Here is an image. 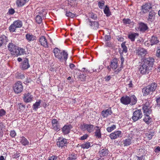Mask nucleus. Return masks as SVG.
<instances>
[{
	"label": "nucleus",
	"instance_id": "35",
	"mask_svg": "<svg viewBox=\"0 0 160 160\" xmlns=\"http://www.w3.org/2000/svg\"><path fill=\"white\" fill-rule=\"evenodd\" d=\"M7 37L5 35L0 37V47L2 46L3 42H7Z\"/></svg>",
	"mask_w": 160,
	"mask_h": 160
},
{
	"label": "nucleus",
	"instance_id": "9",
	"mask_svg": "<svg viewBox=\"0 0 160 160\" xmlns=\"http://www.w3.org/2000/svg\"><path fill=\"white\" fill-rule=\"evenodd\" d=\"M8 50L11 52V54L15 55L18 47L15 45L12 42H10L8 45Z\"/></svg>",
	"mask_w": 160,
	"mask_h": 160
},
{
	"label": "nucleus",
	"instance_id": "43",
	"mask_svg": "<svg viewBox=\"0 0 160 160\" xmlns=\"http://www.w3.org/2000/svg\"><path fill=\"white\" fill-rule=\"evenodd\" d=\"M98 6L101 9H103L104 7L105 2L103 1H100L98 2Z\"/></svg>",
	"mask_w": 160,
	"mask_h": 160
},
{
	"label": "nucleus",
	"instance_id": "59",
	"mask_svg": "<svg viewBox=\"0 0 160 160\" xmlns=\"http://www.w3.org/2000/svg\"><path fill=\"white\" fill-rule=\"evenodd\" d=\"M156 102L157 103V105L160 106V97L157 99Z\"/></svg>",
	"mask_w": 160,
	"mask_h": 160
},
{
	"label": "nucleus",
	"instance_id": "25",
	"mask_svg": "<svg viewBox=\"0 0 160 160\" xmlns=\"http://www.w3.org/2000/svg\"><path fill=\"white\" fill-rule=\"evenodd\" d=\"M29 0H17L16 4L18 7H21L28 2Z\"/></svg>",
	"mask_w": 160,
	"mask_h": 160
},
{
	"label": "nucleus",
	"instance_id": "51",
	"mask_svg": "<svg viewBox=\"0 0 160 160\" xmlns=\"http://www.w3.org/2000/svg\"><path fill=\"white\" fill-rule=\"evenodd\" d=\"M88 137V135L87 134H85L83 136L80 137V139L81 140H84L86 139Z\"/></svg>",
	"mask_w": 160,
	"mask_h": 160
},
{
	"label": "nucleus",
	"instance_id": "21",
	"mask_svg": "<svg viewBox=\"0 0 160 160\" xmlns=\"http://www.w3.org/2000/svg\"><path fill=\"white\" fill-rule=\"evenodd\" d=\"M72 128L71 125H64L62 129V131L63 134H67L69 133Z\"/></svg>",
	"mask_w": 160,
	"mask_h": 160
},
{
	"label": "nucleus",
	"instance_id": "14",
	"mask_svg": "<svg viewBox=\"0 0 160 160\" xmlns=\"http://www.w3.org/2000/svg\"><path fill=\"white\" fill-rule=\"evenodd\" d=\"M52 128L53 129L56 131H58L60 130V127L58 121L57 120L53 119L52 120Z\"/></svg>",
	"mask_w": 160,
	"mask_h": 160
},
{
	"label": "nucleus",
	"instance_id": "2",
	"mask_svg": "<svg viewBox=\"0 0 160 160\" xmlns=\"http://www.w3.org/2000/svg\"><path fill=\"white\" fill-rule=\"evenodd\" d=\"M142 109L145 115V117L143 120L146 123L148 124L150 123V117L149 116L150 113V106L149 103L146 102L142 107Z\"/></svg>",
	"mask_w": 160,
	"mask_h": 160
},
{
	"label": "nucleus",
	"instance_id": "44",
	"mask_svg": "<svg viewBox=\"0 0 160 160\" xmlns=\"http://www.w3.org/2000/svg\"><path fill=\"white\" fill-rule=\"evenodd\" d=\"M125 42H123L121 44V47L122 49V52L126 53L127 52V48L125 45Z\"/></svg>",
	"mask_w": 160,
	"mask_h": 160
},
{
	"label": "nucleus",
	"instance_id": "6",
	"mask_svg": "<svg viewBox=\"0 0 160 160\" xmlns=\"http://www.w3.org/2000/svg\"><path fill=\"white\" fill-rule=\"evenodd\" d=\"M86 23L88 25L90 28L93 29H97L99 27V23L97 21H92L88 18L86 20Z\"/></svg>",
	"mask_w": 160,
	"mask_h": 160
},
{
	"label": "nucleus",
	"instance_id": "24",
	"mask_svg": "<svg viewBox=\"0 0 160 160\" xmlns=\"http://www.w3.org/2000/svg\"><path fill=\"white\" fill-rule=\"evenodd\" d=\"M95 131L94 132L95 136L98 138H100L101 137V130L98 126H95L94 127V129Z\"/></svg>",
	"mask_w": 160,
	"mask_h": 160
},
{
	"label": "nucleus",
	"instance_id": "38",
	"mask_svg": "<svg viewBox=\"0 0 160 160\" xmlns=\"http://www.w3.org/2000/svg\"><path fill=\"white\" fill-rule=\"evenodd\" d=\"M104 12L107 17H108L111 15V13L108 6H106L104 10Z\"/></svg>",
	"mask_w": 160,
	"mask_h": 160
},
{
	"label": "nucleus",
	"instance_id": "34",
	"mask_svg": "<svg viewBox=\"0 0 160 160\" xmlns=\"http://www.w3.org/2000/svg\"><path fill=\"white\" fill-rule=\"evenodd\" d=\"M68 54L67 52L65 50H62V60H64L66 62L68 58Z\"/></svg>",
	"mask_w": 160,
	"mask_h": 160
},
{
	"label": "nucleus",
	"instance_id": "39",
	"mask_svg": "<svg viewBox=\"0 0 160 160\" xmlns=\"http://www.w3.org/2000/svg\"><path fill=\"white\" fill-rule=\"evenodd\" d=\"M77 158V155L74 153H72L69 155L67 158L68 160H75Z\"/></svg>",
	"mask_w": 160,
	"mask_h": 160
},
{
	"label": "nucleus",
	"instance_id": "48",
	"mask_svg": "<svg viewBox=\"0 0 160 160\" xmlns=\"http://www.w3.org/2000/svg\"><path fill=\"white\" fill-rule=\"evenodd\" d=\"M66 15L67 17H70L71 18H73L75 17V15L70 12L67 11L66 13Z\"/></svg>",
	"mask_w": 160,
	"mask_h": 160
},
{
	"label": "nucleus",
	"instance_id": "27",
	"mask_svg": "<svg viewBox=\"0 0 160 160\" xmlns=\"http://www.w3.org/2000/svg\"><path fill=\"white\" fill-rule=\"evenodd\" d=\"M41 102L42 101L41 100H39L37 101L36 102L33 104V110L36 111L38 108H40Z\"/></svg>",
	"mask_w": 160,
	"mask_h": 160
},
{
	"label": "nucleus",
	"instance_id": "60",
	"mask_svg": "<svg viewBox=\"0 0 160 160\" xmlns=\"http://www.w3.org/2000/svg\"><path fill=\"white\" fill-rule=\"evenodd\" d=\"M69 67L70 68L72 69L75 67V65L72 63H70L69 65Z\"/></svg>",
	"mask_w": 160,
	"mask_h": 160
},
{
	"label": "nucleus",
	"instance_id": "11",
	"mask_svg": "<svg viewBox=\"0 0 160 160\" xmlns=\"http://www.w3.org/2000/svg\"><path fill=\"white\" fill-rule=\"evenodd\" d=\"M94 127V125L90 124L84 123L83 125L84 130L87 131L89 133H91L93 131Z\"/></svg>",
	"mask_w": 160,
	"mask_h": 160
},
{
	"label": "nucleus",
	"instance_id": "45",
	"mask_svg": "<svg viewBox=\"0 0 160 160\" xmlns=\"http://www.w3.org/2000/svg\"><path fill=\"white\" fill-rule=\"evenodd\" d=\"M155 14L156 13L154 11H151V22L154 21Z\"/></svg>",
	"mask_w": 160,
	"mask_h": 160
},
{
	"label": "nucleus",
	"instance_id": "33",
	"mask_svg": "<svg viewBox=\"0 0 160 160\" xmlns=\"http://www.w3.org/2000/svg\"><path fill=\"white\" fill-rule=\"evenodd\" d=\"M20 140L22 144L24 146L28 145L29 144L28 141L24 137L21 138Z\"/></svg>",
	"mask_w": 160,
	"mask_h": 160
},
{
	"label": "nucleus",
	"instance_id": "32",
	"mask_svg": "<svg viewBox=\"0 0 160 160\" xmlns=\"http://www.w3.org/2000/svg\"><path fill=\"white\" fill-rule=\"evenodd\" d=\"M139 28L140 31H144L147 29L148 27L146 24L141 22L139 24Z\"/></svg>",
	"mask_w": 160,
	"mask_h": 160
},
{
	"label": "nucleus",
	"instance_id": "42",
	"mask_svg": "<svg viewBox=\"0 0 160 160\" xmlns=\"http://www.w3.org/2000/svg\"><path fill=\"white\" fill-rule=\"evenodd\" d=\"M157 85L155 82H153L151 84V91H155L157 87Z\"/></svg>",
	"mask_w": 160,
	"mask_h": 160
},
{
	"label": "nucleus",
	"instance_id": "12",
	"mask_svg": "<svg viewBox=\"0 0 160 160\" xmlns=\"http://www.w3.org/2000/svg\"><path fill=\"white\" fill-rule=\"evenodd\" d=\"M53 52L54 53L56 58L61 61L62 60V51L60 50L58 48H56L54 49Z\"/></svg>",
	"mask_w": 160,
	"mask_h": 160
},
{
	"label": "nucleus",
	"instance_id": "64",
	"mask_svg": "<svg viewBox=\"0 0 160 160\" xmlns=\"http://www.w3.org/2000/svg\"><path fill=\"white\" fill-rule=\"evenodd\" d=\"M106 44V45L109 47H110L111 46V43H110L109 42H107Z\"/></svg>",
	"mask_w": 160,
	"mask_h": 160
},
{
	"label": "nucleus",
	"instance_id": "10",
	"mask_svg": "<svg viewBox=\"0 0 160 160\" xmlns=\"http://www.w3.org/2000/svg\"><path fill=\"white\" fill-rule=\"evenodd\" d=\"M24 101L26 103L31 102L33 99V96L29 92H26L24 94L23 97Z\"/></svg>",
	"mask_w": 160,
	"mask_h": 160
},
{
	"label": "nucleus",
	"instance_id": "16",
	"mask_svg": "<svg viewBox=\"0 0 160 160\" xmlns=\"http://www.w3.org/2000/svg\"><path fill=\"white\" fill-rule=\"evenodd\" d=\"M39 42L41 45L45 48L48 47L47 40L45 37L42 36L39 39Z\"/></svg>",
	"mask_w": 160,
	"mask_h": 160
},
{
	"label": "nucleus",
	"instance_id": "55",
	"mask_svg": "<svg viewBox=\"0 0 160 160\" xmlns=\"http://www.w3.org/2000/svg\"><path fill=\"white\" fill-rule=\"evenodd\" d=\"M120 60L121 62V65H122L124 62V58H123L122 55H121L120 56Z\"/></svg>",
	"mask_w": 160,
	"mask_h": 160
},
{
	"label": "nucleus",
	"instance_id": "52",
	"mask_svg": "<svg viewBox=\"0 0 160 160\" xmlns=\"http://www.w3.org/2000/svg\"><path fill=\"white\" fill-rule=\"evenodd\" d=\"M16 133L14 131L12 130L10 132V135L12 137L14 138L16 136Z\"/></svg>",
	"mask_w": 160,
	"mask_h": 160
},
{
	"label": "nucleus",
	"instance_id": "31",
	"mask_svg": "<svg viewBox=\"0 0 160 160\" xmlns=\"http://www.w3.org/2000/svg\"><path fill=\"white\" fill-rule=\"evenodd\" d=\"M132 138H127V139L123 140L122 142L124 146H129L131 143Z\"/></svg>",
	"mask_w": 160,
	"mask_h": 160
},
{
	"label": "nucleus",
	"instance_id": "20",
	"mask_svg": "<svg viewBox=\"0 0 160 160\" xmlns=\"http://www.w3.org/2000/svg\"><path fill=\"white\" fill-rule=\"evenodd\" d=\"M25 37L27 40L29 42L36 40L37 39L35 36L30 33H27L25 35Z\"/></svg>",
	"mask_w": 160,
	"mask_h": 160
},
{
	"label": "nucleus",
	"instance_id": "3",
	"mask_svg": "<svg viewBox=\"0 0 160 160\" xmlns=\"http://www.w3.org/2000/svg\"><path fill=\"white\" fill-rule=\"evenodd\" d=\"M22 26V22L20 20H18L14 21L9 28V30L10 32H15L17 28H21Z\"/></svg>",
	"mask_w": 160,
	"mask_h": 160
},
{
	"label": "nucleus",
	"instance_id": "28",
	"mask_svg": "<svg viewBox=\"0 0 160 160\" xmlns=\"http://www.w3.org/2000/svg\"><path fill=\"white\" fill-rule=\"evenodd\" d=\"M150 9V6L148 4H146L142 7L141 11L144 13H145L148 12Z\"/></svg>",
	"mask_w": 160,
	"mask_h": 160
},
{
	"label": "nucleus",
	"instance_id": "46",
	"mask_svg": "<svg viewBox=\"0 0 160 160\" xmlns=\"http://www.w3.org/2000/svg\"><path fill=\"white\" fill-rule=\"evenodd\" d=\"M42 17L39 15H37L36 17V22L38 24L40 23L42 21Z\"/></svg>",
	"mask_w": 160,
	"mask_h": 160
},
{
	"label": "nucleus",
	"instance_id": "26",
	"mask_svg": "<svg viewBox=\"0 0 160 160\" xmlns=\"http://www.w3.org/2000/svg\"><path fill=\"white\" fill-rule=\"evenodd\" d=\"M139 34L137 33H131L128 35V38L131 40V41L134 42L135 38L138 36Z\"/></svg>",
	"mask_w": 160,
	"mask_h": 160
},
{
	"label": "nucleus",
	"instance_id": "13",
	"mask_svg": "<svg viewBox=\"0 0 160 160\" xmlns=\"http://www.w3.org/2000/svg\"><path fill=\"white\" fill-rule=\"evenodd\" d=\"M67 143V140L62 138H59L58 139L57 145L59 147H62L66 145Z\"/></svg>",
	"mask_w": 160,
	"mask_h": 160
},
{
	"label": "nucleus",
	"instance_id": "36",
	"mask_svg": "<svg viewBox=\"0 0 160 160\" xmlns=\"http://www.w3.org/2000/svg\"><path fill=\"white\" fill-rule=\"evenodd\" d=\"M159 42V41L158 40L157 37L154 36L152 37L151 39V45H152L153 44H157Z\"/></svg>",
	"mask_w": 160,
	"mask_h": 160
},
{
	"label": "nucleus",
	"instance_id": "29",
	"mask_svg": "<svg viewBox=\"0 0 160 160\" xmlns=\"http://www.w3.org/2000/svg\"><path fill=\"white\" fill-rule=\"evenodd\" d=\"M99 153L100 156H106L108 153V150L106 148L102 149L99 151Z\"/></svg>",
	"mask_w": 160,
	"mask_h": 160
},
{
	"label": "nucleus",
	"instance_id": "47",
	"mask_svg": "<svg viewBox=\"0 0 160 160\" xmlns=\"http://www.w3.org/2000/svg\"><path fill=\"white\" fill-rule=\"evenodd\" d=\"M6 114V111L3 109H0V118H1Z\"/></svg>",
	"mask_w": 160,
	"mask_h": 160
},
{
	"label": "nucleus",
	"instance_id": "4",
	"mask_svg": "<svg viewBox=\"0 0 160 160\" xmlns=\"http://www.w3.org/2000/svg\"><path fill=\"white\" fill-rule=\"evenodd\" d=\"M144 62V64L140 66L139 68V70L140 72L142 74L148 73H149L148 69V64L150 61L149 60H147L144 59L143 61Z\"/></svg>",
	"mask_w": 160,
	"mask_h": 160
},
{
	"label": "nucleus",
	"instance_id": "41",
	"mask_svg": "<svg viewBox=\"0 0 160 160\" xmlns=\"http://www.w3.org/2000/svg\"><path fill=\"white\" fill-rule=\"evenodd\" d=\"M116 128V125H113L110 127H108L107 128V130L108 132H111L113 130H115Z\"/></svg>",
	"mask_w": 160,
	"mask_h": 160
},
{
	"label": "nucleus",
	"instance_id": "8",
	"mask_svg": "<svg viewBox=\"0 0 160 160\" xmlns=\"http://www.w3.org/2000/svg\"><path fill=\"white\" fill-rule=\"evenodd\" d=\"M123 136V133L120 131L118 130L111 133L109 137L111 139H115L118 138H121Z\"/></svg>",
	"mask_w": 160,
	"mask_h": 160
},
{
	"label": "nucleus",
	"instance_id": "49",
	"mask_svg": "<svg viewBox=\"0 0 160 160\" xmlns=\"http://www.w3.org/2000/svg\"><path fill=\"white\" fill-rule=\"evenodd\" d=\"M122 21L123 23L125 24H129L131 22V20L128 18H124L123 19Z\"/></svg>",
	"mask_w": 160,
	"mask_h": 160
},
{
	"label": "nucleus",
	"instance_id": "1",
	"mask_svg": "<svg viewBox=\"0 0 160 160\" xmlns=\"http://www.w3.org/2000/svg\"><path fill=\"white\" fill-rule=\"evenodd\" d=\"M137 98L134 95L126 96L122 97L120 99L121 102L125 105L130 104L131 105H135L137 102Z\"/></svg>",
	"mask_w": 160,
	"mask_h": 160
},
{
	"label": "nucleus",
	"instance_id": "57",
	"mask_svg": "<svg viewBox=\"0 0 160 160\" xmlns=\"http://www.w3.org/2000/svg\"><path fill=\"white\" fill-rule=\"evenodd\" d=\"M20 156L19 153L17 152L14 155V158H18Z\"/></svg>",
	"mask_w": 160,
	"mask_h": 160
},
{
	"label": "nucleus",
	"instance_id": "62",
	"mask_svg": "<svg viewBox=\"0 0 160 160\" xmlns=\"http://www.w3.org/2000/svg\"><path fill=\"white\" fill-rule=\"evenodd\" d=\"M157 56L158 57H160V49L157 51Z\"/></svg>",
	"mask_w": 160,
	"mask_h": 160
},
{
	"label": "nucleus",
	"instance_id": "7",
	"mask_svg": "<svg viewBox=\"0 0 160 160\" xmlns=\"http://www.w3.org/2000/svg\"><path fill=\"white\" fill-rule=\"evenodd\" d=\"M142 116L141 110L138 109L134 112L132 118L134 122H135L141 118Z\"/></svg>",
	"mask_w": 160,
	"mask_h": 160
},
{
	"label": "nucleus",
	"instance_id": "17",
	"mask_svg": "<svg viewBox=\"0 0 160 160\" xmlns=\"http://www.w3.org/2000/svg\"><path fill=\"white\" fill-rule=\"evenodd\" d=\"M112 113L111 108H109L108 109L103 110L101 112V114L103 118L107 117L109 115H111Z\"/></svg>",
	"mask_w": 160,
	"mask_h": 160
},
{
	"label": "nucleus",
	"instance_id": "61",
	"mask_svg": "<svg viewBox=\"0 0 160 160\" xmlns=\"http://www.w3.org/2000/svg\"><path fill=\"white\" fill-rule=\"evenodd\" d=\"M128 85L129 87H132L133 84H132V81H129V84H128Z\"/></svg>",
	"mask_w": 160,
	"mask_h": 160
},
{
	"label": "nucleus",
	"instance_id": "56",
	"mask_svg": "<svg viewBox=\"0 0 160 160\" xmlns=\"http://www.w3.org/2000/svg\"><path fill=\"white\" fill-rule=\"evenodd\" d=\"M8 12L10 14H13L15 12V11L13 9H9Z\"/></svg>",
	"mask_w": 160,
	"mask_h": 160
},
{
	"label": "nucleus",
	"instance_id": "19",
	"mask_svg": "<svg viewBox=\"0 0 160 160\" xmlns=\"http://www.w3.org/2000/svg\"><path fill=\"white\" fill-rule=\"evenodd\" d=\"M118 60L116 58H114L111 61L110 66L112 69H115L118 67Z\"/></svg>",
	"mask_w": 160,
	"mask_h": 160
},
{
	"label": "nucleus",
	"instance_id": "22",
	"mask_svg": "<svg viewBox=\"0 0 160 160\" xmlns=\"http://www.w3.org/2000/svg\"><path fill=\"white\" fill-rule=\"evenodd\" d=\"M26 54V52L25 49L22 48L18 47L15 55L19 56Z\"/></svg>",
	"mask_w": 160,
	"mask_h": 160
},
{
	"label": "nucleus",
	"instance_id": "50",
	"mask_svg": "<svg viewBox=\"0 0 160 160\" xmlns=\"http://www.w3.org/2000/svg\"><path fill=\"white\" fill-rule=\"evenodd\" d=\"M58 159V157L56 156L52 155L50 156L47 160H57Z\"/></svg>",
	"mask_w": 160,
	"mask_h": 160
},
{
	"label": "nucleus",
	"instance_id": "54",
	"mask_svg": "<svg viewBox=\"0 0 160 160\" xmlns=\"http://www.w3.org/2000/svg\"><path fill=\"white\" fill-rule=\"evenodd\" d=\"M68 2V4L71 6L72 5V4L76 0H67Z\"/></svg>",
	"mask_w": 160,
	"mask_h": 160
},
{
	"label": "nucleus",
	"instance_id": "5",
	"mask_svg": "<svg viewBox=\"0 0 160 160\" xmlns=\"http://www.w3.org/2000/svg\"><path fill=\"white\" fill-rule=\"evenodd\" d=\"M13 89L16 93L18 94L21 92L23 90L22 83L19 81L17 82L14 85Z\"/></svg>",
	"mask_w": 160,
	"mask_h": 160
},
{
	"label": "nucleus",
	"instance_id": "23",
	"mask_svg": "<svg viewBox=\"0 0 160 160\" xmlns=\"http://www.w3.org/2000/svg\"><path fill=\"white\" fill-rule=\"evenodd\" d=\"M36 12L39 14L38 15H39L42 17H44L46 14L45 10L44 9L41 8H37Z\"/></svg>",
	"mask_w": 160,
	"mask_h": 160
},
{
	"label": "nucleus",
	"instance_id": "58",
	"mask_svg": "<svg viewBox=\"0 0 160 160\" xmlns=\"http://www.w3.org/2000/svg\"><path fill=\"white\" fill-rule=\"evenodd\" d=\"M154 151L156 152H158L159 151H160V147H157L155 149Z\"/></svg>",
	"mask_w": 160,
	"mask_h": 160
},
{
	"label": "nucleus",
	"instance_id": "40",
	"mask_svg": "<svg viewBox=\"0 0 160 160\" xmlns=\"http://www.w3.org/2000/svg\"><path fill=\"white\" fill-rule=\"evenodd\" d=\"M89 19H92L94 20H95L98 18L96 14L93 13H90L89 14Z\"/></svg>",
	"mask_w": 160,
	"mask_h": 160
},
{
	"label": "nucleus",
	"instance_id": "37",
	"mask_svg": "<svg viewBox=\"0 0 160 160\" xmlns=\"http://www.w3.org/2000/svg\"><path fill=\"white\" fill-rule=\"evenodd\" d=\"M80 146L81 148L83 149H88L91 147V144L90 142H87L81 144Z\"/></svg>",
	"mask_w": 160,
	"mask_h": 160
},
{
	"label": "nucleus",
	"instance_id": "53",
	"mask_svg": "<svg viewBox=\"0 0 160 160\" xmlns=\"http://www.w3.org/2000/svg\"><path fill=\"white\" fill-rule=\"evenodd\" d=\"M111 38L109 35H106L105 36L104 40L106 41H109Z\"/></svg>",
	"mask_w": 160,
	"mask_h": 160
},
{
	"label": "nucleus",
	"instance_id": "63",
	"mask_svg": "<svg viewBox=\"0 0 160 160\" xmlns=\"http://www.w3.org/2000/svg\"><path fill=\"white\" fill-rule=\"evenodd\" d=\"M111 78V77L110 76H108L106 77V79L107 81H109Z\"/></svg>",
	"mask_w": 160,
	"mask_h": 160
},
{
	"label": "nucleus",
	"instance_id": "18",
	"mask_svg": "<svg viewBox=\"0 0 160 160\" xmlns=\"http://www.w3.org/2000/svg\"><path fill=\"white\" fill-rule=\"evenodd\" d=\"M137 54L142 57L144 56L147 54V52L144 48H139L137 50Z\"/></svg>",
	"mask_w": 160,
	"mask_h": 160
},
{
	"label": "nucleus",
	"instance_id": "30",
	"mask_svg": "<svg viewBox=\"0 0 160 160\" xmlns=\"http://www.w3.org/2000/svg\"><path fill=\"white\" fill-rule=\"evenodd\" d=\"M142 92L144 96H147L150 92V86L148 85L142 89Z\"/></svg>",
	"mask_w": 160,
	"mask_h": 160
},
{
	"label": "nucleus",
	"instance_id": "15",
	"mask_svg": "<svg viewBox=\"0 0 160 160\" xmlns=\"http://www.w3.org/2000/svg\"><path fill=\"white\" fill-rule=\"evenodd\" d=\"M28 62V59L27 58H24L21 65V68L22 69H26L30 67V65Z\"/></svg>",
	"mask_w": 160,
	"mask_h": 160
}]
</instances>
